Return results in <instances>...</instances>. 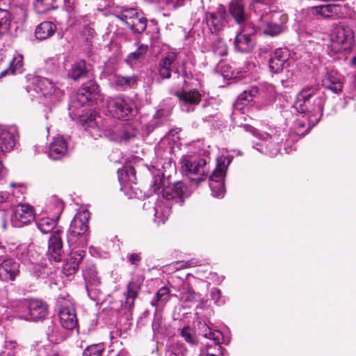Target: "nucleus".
Returning <instances> with one entry per match:
<instances>
[{
    "instance_id": "14",
    "label": "nucleus",
    "mask_w": 356,
    "mask_h": 356,
    "mask_svg": "<svg viewBox=\"0 0 356 356\" xmlns=\"http://www.w3.org/2000/svg\"><path fill=\"white\" fill-rule=\"evenodd\" d=\"M256 30L249 24H245L234 39L236 49L241 53L250 52L255 46Z\"/></svg>"
},
{
    "instance_id": "30",
    "label": "nucleus",
    "mask_w": 356,
    "mask_h": 356,
    "mask_svg": "<svg viewBox=\"0 0 356 356\" xmlns=\"http://www.w3.org/2000/svg\"><path fill=\"white\" fill-rule=\"evenodd\" d=\"M177 56L175 52L168 51L165 54L159 63V74L163 79H168L170 76L171 66L176 60Z\"/></svg>"
},
{
    "instance_id": "16",
    "label": "nucleus",
    "mask_w": 356,
    "mask_h": 356,
    "mask_svg": "<svg viewBox=\"0 0 356 356\" xmlns=\"http://www.w3.org/2000/svg\"><path fill=\"white\" fill-rule=\"evenodd\" d=\"M172 147L169 143V139L164 138L160 140L155 147L156 168L161 171L160 167L165 169L172 167L171 158L170 156Z\"/></svg>"
},
{
    "instance_id": "39",
    "label": "nucleus",
    "mask_w": 356,
    "mask_h": 356,
    "mask_svg": "<svg viewBox=\"0 0 356 356\" xmlns=\"http://www.w3.org/2000/svg\"><path fill=\"white\" fill-rule=\"evenodd\" d=\"M57 221L54 218L42 217L36 219V225L42 233L47 234L55 227Z\"/></svg>"
},
{
    "instance_id": "35",
    "label": "nucleus",
    "mask_w": 356,
    "mask_h": 356,
    "mask_svg": "<svg viewBox=\"0 0 356 356\" xmlns=\"http://www.w3.org/2000/svg\"><path fill=\"white\" fill-rule=\"evenodd\" d=\"M88 67L83 60H80L72 65L71 70L69 72V76L74 81H76L86 76Z\"/></svg>"
},
{
    "instance_id": "13",
    "label": "nucleus",
    "mask_w": 356,
    "mask_h": 356,
    "mask_svg": "<svg viewBox=\"0 0 356 356\" xmlns=\"http://www.w3.org/2000/svg\"><path fill=\"white\" fill-rule=\"evenodd\" d=\"M331 41L336 51L348 50L353 44V31L349 26H338L331 35Z\"/></svg>"
},
{
    "instance_id": "31",
    "label": "nucleus",
    "mask_w": 356,
    "mask_h": 356,
    "mask_svg": "<svg viewBox=\"0 0 356 356\" xmlns=\"http://www.w3.org/2000/svg\"><path fill=\"white\" fill-rule=\"evenodd\" d=\"M243 0H232L229 5V10L232 16L238 24L246 20Z\"/></svg>"
},
{
    "instance_id": "21",
    "label": "nucleus",
    "mask_w": 356,
    "mask_h": 356,
    "mask_svg": "<svg viewBox=\"0 0 356 356\" xmlns=\"http://www.w3.org/2000/svg\"><path fill=\"white\" fill-rule=\"evenodd\" d=\"M63 243L59 230L51 234L48 244V257L51 262H60L63 257Z\"/></svg>"
},
{
    "instance_id": "46",
    "label": "nucleus",
    "mask_w": 356,
    "mask_h": 356,
    "mask_svg": "<svg viewBox=\"0 0 356 356\" xmlns=\"http://www.w3.org/2000/svg\"><path fill=\"white\" fill-rule=\"evenodd\" d=\"M23 65V56L21 54H16L10 63V68L11 74L22 73Z\"/></svg>"
},
{
    "instance_id": "26",
    "label": "nucleus",
    "mask_w": 356,
    "mask_h": 356,
    "mask_svg": "<svg viewBox=\"0 0 356 356\" xmlns=\"http://www.w3.org/2000/svg\"><path fill=\"white\" fill-rule=\"evenodd\" d=\"M19 274V264L11 259H5L0 264V279L5 282L13 281Z\"/></svg>"
},
{
    "instance_id": "36",
    "label": "nucleus",
    "mask_w": 356,
    "mask_h": 356,
    "mask_svg": "<svg viewBox=\"0 0 356 356\" xmlns=\"http://www.w3.org/2000/svg\"><path fill=\"white\" fill-rule=\"evenodd\" d=\"M58 326L52 325L49 327L47 332L48 340L54 343H59L67 337V332Z\"/></svg>"
},
{
    "instance_id": "7",
    "label": "nucleus",
    "mask_w": 356,
    "mask_h": 356,
    "mask_svg": "<svg viewBox=\"0 0 356 356\" xmlns=\"http://www.w3.org/2000/svg\"><path fill=\"white\" fill-rule=\"evenodd\" d=\"M257 94H259L264 105L270 104L275 100L276 91L275 87L271 84L264 83L259 88L251 86L245 90L238 97L236 103V106H248Z\"/></svg>"
},
{
    "instance_id": "38",
    "label": "nucleus",
    "mask_w": 356,
    "mask_h": 356,
    "mask_svg": "<svg viewBox=\"0 0 356 356\" xmlns=\"http://www.w3.org/2000/svg\"><path fill=\"white\" fill-rule=\"evenodd\" d=\"M148 50V46L146 44H140L138 49L129 54L126 59V62L131 66L133 67L138 62H140L147 54Z\"/></svg>"
},
{
    "instance_id": "43",
    "label": "nucleus",
    "mask_w": 356,
    "mask_h": 356,
    "mask_svg": "<svg viewBox=\"0 0 356 356\" xmlns=\"http://www.w3.org/2000/svg\"><path fill=\"white\" fill-rule=\"evenodd\" d=\"M63 203L60 200L52 198L51 204L48 207V209L49 212L52 213V218L58 220L63 210Z\"/></svg>"
},
{
    "instance_id": "57",
    "label": "nucleus",
    "mask_w": 356,
    "mask_h": 356,
    "mask_svg": "<svg viewBox=\"0 0 356 356\" xmlns=\"http://www.w3.org/2000/svg\"><path fill=\"white\" fill-rule=\"evenodd\" d=\"M161 312L156 310L152 322V329L154 332L159 331V328L161 327Z\"/></svg>"
},
{
    "instance_id": "4",
    "label": "nucleus",
    "mask_w": 356,
    "mask_h": 356,
    "mask_svg": "<svg viewBox=\"0 0 356 356\" xmlns=\"http://www.w3.org/2000/svg\"><path fill=\"white\" fill-rule=\"evenodd\" d=\"M10 306L22 320L36 321L44 319L47 315V305L37 299L14 300L10 302Z\"/></svg>"
},
{
    "instance_id": "23",
    "label": "nucleus",
    "mask_w": 356,
    "mask_h": 356,
    "mask_svg": "<svg viewBox=\"0 0 356 356\" xmlns=\"http://www.w3.org/2000/svg\"><path fill=\"white\" fill-rule=\"evenodd\" d=\"M34 219L33 208L28 204H19L13 216V222L16 227L26 225Z\"/></svg>"
},
{
    "instance_id": "11",
    "label": "nucleus",
    "mask_w": 356,
    "mask_h": 356,
    "mask_svg": "<svg viewBox=\"0 0 356 356\" xmlns=\"http://www.w3.org/2000/svg\"><path fill=\"white\" fill-rule=\"evenodd\" d=\"M230 162L231 160L225 156L217 160L216 168L209 177V187L213 197L221 198L224 196L225 190L223 181Z\"/></svg>"
},
{
    "instance_id": "27",
    "label": "nucleus",
    "mask_w": 356,
    "mask_h": 356,
    "mask_svg": "<svg viewBox=\"0 0 356 356\" xmlns=\"http://www.w3.org/2000/svg\"><path fill=\"white\" fill-rule=\"evenodd\" d=\"M323 85L334 93L342 91L343 83V77L337 72L331 70L327 72L323 79Z\"/></svg>"
},
{
    "instance_id": "53",
    "label": "nucleus",
    "mask_w": 356,
    "mask_h": 356,
    "mask_svg": "<svg viewBox=\"0 0 356 356\" xmlns=\"http://www.w3.org/2000/svg\"><path fill=\"white\" fill-rule=\"evenodd\" d=\"M55 0H36L35 6L41 12L49 10L53 6Z\"/></svg>"
},
{
    "instance_id": "41",
    "label": "nucleus",
    "mask_w": 356,
    "mask_h": 356,
    "mask_svg": "<svg viewBox=\"0 0 356 356\" xmlns=\"http://www.w3.org/2000/svg\"><path fill=\"white\" fill-rule=\"evenodd\" d=\"M170 290L168 287L161 288L156 293V296L152 300L151 305L153 307H163L169 300Z\"/></svg>"
},
{
    "instance_id": "17",
    "label": "nucleus",
    "mask_w": 356,
    "mask_h": 356,
    "mask_svg": "<svg viewBox=\"0 0 356 356\" xmlns=\"http://www.w3.org/2000/svg\"><path fill=\"white\" fill-rule=\"evenodd\" d=\"M180 102V106L183 111L191 112L200 103L202 95L197 89H184L176 92Z\"/></svg>"
},
{
    "instance_id": "63",
    "label": "nucleus",
    "mask_w": 356,
    "mask_h": 356,
    "mask_svg": "<svg viewBox=\"0 0 356 356\" xmlns=\"http://www.w3.org/2000/svg\"><path fill=\"white\" fill-rule=\"evenodd\" d=\"M54 65V67L51 70V72H54L56 70L57 67H58V65H57V59L55 58H49L48 59L47 61H46V65L47 67H50L51 65Z\"/></svg>"
},
{
    "instance_id": "15",
    "label": "nucleus",
    "mask_w": 356,
    "mask_h": 356,
    "mask_svg": "<svg viewBox=\"0 0 356 356\" xmlns=\"http://www.w3.org/2000/svg\"><path fill=\"white\" fill-rule=\"evenodd\" d=\"M18 137V131L15 127L0 126V156L13 149Z\"/></svg>"
},
{
    "instance_id": "55",
    "label": "nucleus",
    "mask_w": 356,
    "mask_h": 356,
    "mask_svg": "<svg viewBox=\"0 0 356 356\" xmlns=\"http://www.w3.org/2000/svg\"><path fill=\"white\" fill-rule=\"evenodd\" d=\"M211 297L217 305H222L225 300L221 297V291L217 288H213L211 291Z\"/></svg>"
},
{
    "instance_id": "62",
    "label": "nucleus",
    "mask_w": 356,
    "mask_h": 356,
    "mask_svg": "<svg viewBox=\"0 0 356 356\" xmlns=\"http://www.w3.org/2000/svg\"><path fill=\"white\" fill-rule=\"evenodd\" d=\"M129 261L132 265H137L138 262L140 261V257L136 253H132L129 256Z\"/></svg>"
},
{
    "instance_id": "29",
    "label": "nucleus",
    "mask_w": 356,
    "mask_h": 356,
    "mask_svg": "<svg viewBox=\"0 0 356 356\" xmlns=\"http://www.w3.org/2000/svg\"><path fill=\"white\" fill-rule=\"evenodd\" d=\"M257 29L261 34L270 37H275L283 33L280 25L273 24L265 16L261 18Z\"/></svg>"
},
{
    "instance_id": "50",
    "label": "nucleus",
    "mask_w": 356,
    "mask_h": 356,
    "mask_svg": "<svg viewBox=\"0 0 356 356\" xmlns=\"http://www.w3.org/2000/svg\"><path fill=\"white\" fill-rule=\"evenodd\" d=\"M245 129L246 131L251 133L252 135L264 141H267L271 137L270 133L262 131L249 125H246Z\"/></svg>"
},
{
    "instance_id": "2",
    "label": "nucleus",
    "mask_w": 356,
    "mask_h": 356,
    "mask_svg": "<svg viewBox=\"0 0 356 356\" xmlns=\"http://www.w3.org/2000/svg\"><path fill=\"white\" fill-rule=\"evenodd\" d=\"M325 95L316 88L302 89L296 97L292 108L307 116L309 124L315 125L323 115Z\"/></svg>"
},
{
    "instance_id": "19",
    "label": "nucleus",
    "mask_w": 356,
    "mask_h": 356,
    "mask_svg": "<svg viewBox=\"0 0 356 356\" xmlns=\"http://www.w3.org/2000/svg\"><path fill=\"white\" fill-rule=\"evenodd\" d=\"M70 248L72 251L63 266V272L66 276L72 275L76 272L85 255V251L81 250V248L77 246Z\"/></svg>"
},
{
    "instance_id": "61",
    "label": "nucleus",
    "mask_w": 356,
    "mask_h": 356,
    "mask_svg": "<svg viewBox=\"0 0 356 356\" xmlns=\"http://www.w3.org/2000/svg\"><path fill=\"white\" fill-rule=\"evenodd\" d=\"M76 0H64V7L65 10L70 13L75 8Z\"/></svg>"
},
{
    "instance_id": "45",
    "label": "nucleus",
    "mask_w": 356,
    "mask_h": 356,
    "mask_svg": "<svg viewBox=\"0 0 356 356\" xmlns=\"http://www.w3.org/2000/svg\"><path fill=\"white\" fill-rule=\"evenodd\" d=\"M104 348L102 343L88 346L83 350V356H102Z\"/></svg>"
},
{
    "instance_id": "47",
    "label": "nucleus",
    "mask_w": 356,
    "mask_h": 356,
    "mask_svg": "<svg viewBox=\"0 0 356 356\" xmlns=\"http://www.w3.org/2000/svg\"><path fill=\"white\" fill-rule=\"evenodd\" d=\"M186 349L182 343H177L170 346L166 353V356H185Z\"/></svg>"
},
{
    "instance_id": "56",
    "label": "nucleus",
    "mask_w": 356,
    "mask_h": 356,
    "mask_svg": "<svg viewBox=\"0 0 356 356\" xmlns=\"http://www.w3.org/2000/svg\"><path fill=\"white\" fill-rule=\"evenodd\" d=\"M194 298V291L191 289H188L180 293V299L184 302H191Z\"/></svg>"
},
{
    "instance_id": "1",
    "label": "nucleus",
    "mask_w": 356,
    "mask_h": 356,
    "mask_svg": "<svg viewBox=\"0 0 356 356\" xmlns=\"http://www.w3.org/2000/svg\"><path fill=\"white\" fill-rule=\"evenodd\" d=\"M80 122L88 136L94 139L104 136L122 143L136 136V131L130 124L108 121L95 113L81 116Z\"/></svg>"
},
{
    "instance_id": "6",
    "label": "nucleus",
    "mask_w": 356,
    "mask_h": 356,
    "mask_svg": "<svg viewBox=\"0 0 356 356\" xmlns=\"http://www.w3.org/2000/svg\"><path fill=\"white\" fill-rule=\"evenodd\" d=\"M90 213L88 210L78 212L71 222L67 232V242L70 247L84 248L88 243V222Z\"/></svg>"
},
{
    "instance_id": "40",
    "label": "nucleus",
    "mask_w": 356,
    "mask_h": 356,
    "mask_svg": "<svg viewBox=\"0 0 356 356\" xmlns=\"http://www.w3.org/2000/svg\"><path fill=\"white\" fill-rule=\"evenodd\" d=\"M83 277L86 284V287L88 285L97 286L100 283L99 277L94 266L91 265L87 267L83 273Z\"/></svg>"
},
{
    "instance_id": "9",
    "label": "nucleus",
    "mask_w": 356,
    "mask_h": 356,
    "mask_svg": "<svg viewBox=\"0 0 356 356\" xmlns=\"http://www.w3.org/2000/svg\"><path fill=\"white\" fill-rule=\"evenodd\" d=\"M115 15L133 33H140L147 28L146 18L136 8L122 7L120 10L116 11Z\"/></svg>"
},
{
    "instance_id": "12",
    "label": "nucleus",
    "mask_w": 356,
    "mask_h": 356,
    "mask_svg": "<svg viewBox=\"0 0 356 356\" xmlns=\"http://www.w3.org/2000/svg\"><path fill=\"white\" fill-rule=\"evenodd\" d=\"M106 105L111 115L118 119L133 115L136 108L135 103L131 99L121 96L108 97Z\"/></svg>"
},
{
    "instance_id": "44",
    "label": "nucleus",
    "mask_w": 356,
    "mask_h": 356,
    "mask_svg": "<svg viewBox=\"0 0 356 356\" xmlns=\"http://www.w3.org/2000/svg\"><path fill=\"white\" fill-rule=\"evenodd\" d=\"M11 22V17L10 13L0 8V35L8 31Z\"/></svg>"
},
{
    "instance_id": "22",
    "label": "nucleus",
    "mask_w": 356,
    "mask_h": 356,
    "mask_svg": "<svg viewBox=\"0 0 356 356\" xmlns=\"http://www.w3.org/2000/svg\"><path fill=\"white\" fill-rule=\"evenodd\" d=\"M67 151V143L63 136L58 135L54 137L50 143L47 153L53 160H57L64 156Z\"/></svg>"
},
{
    "instance_id": "42",
    "label": "nucleus",
    "mask_w": 356,
    "mask_h": 356,
    "mask_svg": "<svg viewBox=\"0 0 356 356\" xmlns=\"http://www.w3.org/2000/svg\"><path fill=\"white\" fill-rule=\"evenodd\" d=\"M335 5L327 4L312 8L313 14L324 18L331 17L335 13Z\"/></svg>"
},
{
    "instance_id": "54",
    "label": "nucleus",
    "mask_w": 356,
    "mask_h": 356,
    "mask_svg": "<svg viewBox=\"0 0 356 356\" xmlns=\"http://www.w3.org/2000/svg\"><path fill=\"white\" fill-rule=\"evenodd\" d=\"M26 14L25 10L22 8H19L16 9L13 16V21L17 24L23 23L26 19Z\"/></svg>"
},
{
    "instance_id": "58",
    "label": "nucleus",
    "mask_w": 356,
    "mask_h": 356,
    "mask_svg": "<svg viewBox=\"0 0 356 356\" xmlns=\"http://www.w3.org/2000/svg\"><path fill=\"white\" fill-rule=\"evenodd\" d=\"M182 76L184 78V84L186 86H197L200 84L197 80L193 81V75L191 74H188L186 72H182Z\"/></svg>"
},
{
    "instance_id": "34",
    "label": "nucleus",
    "mask_w": 356,
    "mask_h": 356,
    "mask_svg": "<svg viewBox=\"0 0 356 356\" xmlns=\"http://www.w3.org/2000/svg\"><path fill=\"white\" fill-rule=\"evenodd\" d=\"M141 282H134L133 280L127 286V292L124 302V306L127 308H131L134 306L135 298L140 289Z\"/></svg>"
},
{
    "instance_id": "25",
    "label": "nucleus",
    "mask_w": 356,
    "mask_h": 356,
    "mask_svg": "<svg viewBox=\"0 0 356 356\" xmlns=\"http://www.w3.org/2000/svg\"><path fill=\"white\" fill-rule=\"evenodd\" d=\"M61 326L67 330L74 329L77 324L75 309L72 305L64 306L59 312Z\"/></svg>"
},
{
    "instance_id": "24",
    "label": "nucleus",
    "mask_w": 356,
    "mask_h": 356,
    "mask_svg": "<svg viewBox=\"0 0 356 356\" xmlns=\"http://www.w3.org/2000/svg\"><path fill=\"white\" fill-rule=\"evenodd\" d=\"M289 54L286 49H276L272 54L269 60V68L273 73H279L282 71Z\"/></svg>"
},
{
    "instance_id": "3",
    "label": "nucleus",
    "mask_w": 356,
    "mask_h": 356,
    "mask_svg": "<svg viewBox=\"0 0 356 356\" xmlns=\"http://www.w3.org/2000/svg\"><path fill=\"white\" fill-rule=\"evenodd\" d=\"M186 187L181 181L165 186L162 191V199L159 200L154 208L155 221L164 223L171 213L172 201L181 206L186 197Z\"/></svg>"
},
{
    "instance_id": "48",
    "label": "nucleus",
    "mask_w": 356,
    "mask_h": 356,
    "mask_svg": "<svg viewBox=\"0 0 356 356\" xmlns=\"http://www.w3.org/2000/svg\"><path fill=\"white\" fill-rule=\"evenodd\" d=\"M17 348V344L15 341H6L1 351L0 356H15Z\"/></svg>"
},
{
    "instance_id": "33",
    "label": "nucleus",
    "mask_w": 356,
    "mask_h": 356,
    "mask_svg": "<svg viewBox=\"0 0 356 356\" xmlns=\"http://www.w3.org/2000/svg\"><path fill=\"white\" fill-rule=\"evenodd\" d=\"M56 30V25L51 22H43L35 29V35L37 39L42 40L51 37Z\"/></svg>"
},
{
    "instance_id": "51",
    "label": "nucleus",
    "mask_w": 356,
    "mask_h": 356,
    "mask_svg": "<svg viewBox=\"0 0 356 356\" xmlns=\"http://www.w3.org/2000/svg\"><path fill=\"white\" fill-rule=\"evenodd\" d=\"M163 174L160 175L158 173L154 177L153 184L152 186V190L155 193H159L161 188H163L165 180L163 179Z\"/></svg>"
},
{
    "instance_id": "52",
    "label": "nucleus",
    "mask_w": 356,
    "mask_h": 356,
    "mask_svg": "<svg viewBox=\"0 0 356 356\" xmlns=\"http://www.w3.org/2000/svg\"><path fill=\"white\" fill-rule=\"evenodd\" d=\"M181 336L188 343H193L195 341L194 331L190 327H184L181 330Z\"/></svg>"
},
{
    "instance_id": "18",
    "label": "nucleus",
    "mask_w": 356,
    "mask_h": 356,
    "mask_svg": "<svg viewBox=\"0 0 356 356\" xmlns=\"http://www.w3.org/2000/svg\"><path fill=\"white\" fill-rule=\"evenodd\" d=\"M99 86L93 80L83 83L76 92V100L83 106L92 103L98 95Z\"/></svg>"
},
{
    "instance_id": "49",
    "label": "nucleus",
    "mask_w": 356,
    "mask_h": 356,
    "mask_svg": "<svg viewBox=\"0 0 356 356\" xmlns=\"http://www.w3.org/2000/svg\"><path fill=\"white\" fill-rule=\"evenodd\" d=\"M212 49L213 53L219 56H225L227 52V48L225 42L220 39L213 42Z\"/></svg>"
},
{
    "instance_id": "20",
    "label": "nucleus",
    "mask_w": 356,
    "mask_h": 356,
    "mask_svg": "<svg viewBox=\"0 0 356 356\" xmlns=\"http://www.w3.org/2000/svg\"><path fill=\"white\" fill-rule=\"evenodd\" d=\"M227 15L224 7L220 6L216 12L207 13L206 19L211 33H218L227 24Z\"/></svg>"
},
{
    "instance_id": "10",
    "label": "nucleus",
    "mask_w": 356,
    "mask_h": 356,
    "mask_svg": "<svg viewBox=\"0 0 356 356\" xmlns=\"http://www.w3.org/2000/svg\"><path fill=\"white\" fill-rule=\"evenodd\" d=\"M200 329L202 335L210 340L201 348L200 356H222L220 346L224 339L222 333L220 330H212L206 324L202 325Z\"/></svg>"
},
{
    "instance_id": "59",
    "label": "nucleus",
    "mask_w": 356,
    "mask_h": 356,
    "mask_svg": "<svg viewBox=\"0 0 356 356\" xmlns=\"http://www.w3.org/2000/svg\"><path fill=\"white\" fill-rule=\"evenodd\" d=\"M82 34L86 37V40L90 41L95 36V32L93 28L87 26L83 29Z\"/></svg>"
},
{
    "instance_id": "5",
    "label": "nucleus",
    "mask_w": 356,
    "mask_h": 356,
    "mask_svg": "<svg viewBox=\"0 0 356 356\" xmlns=\"http://www.w3.org/2000/svg\"><path fill=\"white\" fill-rule=\"evenodd\" d=\"M29 81L26 90L31 96H35V93L38 97H44L54 104L60 101L63 95L60 88L47 78L33 75L29 78Z\"/></svg>"
},
{
    "instance_id": "8",
    "label": "nucleus",
    "mask_w": 356,
    "mask_h": 356,
    "mask_svg": "<svg viewBox=\"0 0 356 356\" xmlns=\"http://www.w3.org/2000/svg\"><path fill=\"white\" fill-rule=\"evenodd\" d=\"M181 168L191 180L197 183L206 179L209 170L204 159L193 155H184L181 159Z\"/></svg>"
},
{
    "instance_id": "64",
    "label": "nucleus",
    "mask_w": 356,
    "mask_h": 356,
    "mask_svg": "<svg viewBox=\"0 0 356 356\" xmlns=\"http://www.w3.org/2000/svg\"><path fill=\"white\" fill-rule=\"evenodd\" d=\"M38 356H58V355L56 352L51 351L48 355H45L44 350H39Z\"/></svg>"
},
{
    "instance_id": "60",
    "label": "nucleus",
    "mask_w": 356,
    "mask_h": 356,
    "mask_svg": "<svg viewBox=\"0 0 356 356\" xmlns=\"http://www.w3.org/2000/svg\"><path fill=\"white\" fill-rule=\"evenodd\" d=\"M191 266V261H178L172 264V267L175 270H180Z\"/></svg>"
},
{
    "instance_id": "28",
    "label": "nucleus",
    "mask_w": 356,
    "mask_h": 356,
    "mask_svg": "<svg viewBox=\"0 0 356 356\" xmlns=\"http://www.w3.org/2000/svg\"><path fill=\"white\" fill-rule=\"evenodd\" d=\"M6 175L7 170L0 161V180L3 179ZM10 186L11 188L16 189V191H13L12 193L8 191H1L0 202L11 201L13 197H18V193H23V187L21 184L13 182Z\"/></svg>"
},
{
    "instance_id": "37",
    "label": "nucleus",
    "mask_w": 356,
    "mask_h": 356,
    "mask_svg": "<svg viewBox=\"0 0 356 356\" xmlns=\"http://www.w3.org/2000/svg\"><path fill=\"white\" fill-rule=\"evenodd\" d=\"M273 24L280 25L281 30L284 32L288 22V15L282 11L270 10L264 15Z\"/></svg>"
},
{
    "instance_id": "32",
    "label": "nucleus",
    "mask_w": 356,
    "mask_h": 356,
    "mask_svg": "<svg viewBox=\"0 0 356 356\" xmlns=\"http://www.w3.org/2000/svg\"><path fill=\"white\" fill-rule=\"evenodd\" d=\"M111 83L119 88L120 90H127L132 88L138 81L136 76H122L114 74L111 79Z\"/></svg>"
}]
</instances>
